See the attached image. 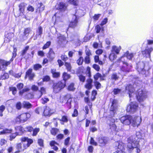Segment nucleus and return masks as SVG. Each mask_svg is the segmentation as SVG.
I'll return each instance as SVG.
<instances>
[{
    "label": "nucleus",
    "mask_w": 153,
    "mask_h": 153,
    "mask_svg": "<svg viewBox=\"0 0 153 153\" xmlns=\"http://www.w3.org/2000/svg\"><path fill=\"white\" fill-rule=\"evenodd\" d=\"M133 56L134 54L133 53H129V51H127L124 53V56H123V58L124 57H126L129 59L131 60L133 57Z\"/></svg>",
    "instance_id": "24"
},
{
    "label": "nucleus",
    "mask_w": 153,
    "mask_h": 153,
    "mask_svg": "<svg viewBox=\"0 0 153 153\" xmlns=\"http://www.w3.org/2000/svg\"><path fill=\"white\" fill-rule=\"evenodd\" d=\"M38 144L41 146H43V140L41 139H39L38 140Z\"/></svg>",
    "instance_id": "59"
},
{
    "label": "nucleus",
    "mask_w": 153,
    "mask_h": 153,
    "mask_svg": "<svg viewBox=\"0 0 153 153\" xmlns=\"http://www.w3.org/2000/svg\"><path fill=\"white\" fill-rule=\"evenodd\" d=\"M111 101H112V105L111 106V109L113 110L114 108L117 109V101L116 100L111 99Z\"/></svg>",
    "instance_id": "23"
},
{
    "label": "nucleus",
    "mask_w": 153,
    "mask_h": 153,
    "mask_svg": "<svg viewBox=\"0 0 153 153\" xmlns=\"http://www.w3.org/2000/svg\"><path fill=\"white\" fill-rule=\"evenodd\" d=\"M42 102L43 104H45L49 101L48 98L46 97H44L42 99Z\"/></svg>",
    "instance_id": "52"
},
{
    "label": "nucleus",
    "mask_w": 153,
    "mask_h": 153,
    "mask_svg": "<svg viewBox=\"0 0 153 153\" xmlns=\"http://www.w3.org/2000/svg\"><path fill=\"white\" fill-rule=\"evenodd\" d=\"M43 113L45 116H50L53 113V110L48 107H43Z\"/></svg>",
    "instance_id": "15"
},
{
    "label": "nucleus",
    "mask_w": 153,
    "mask_h": 153,
    "mask_svg": "<svg viewBox=\"0 0 153 153\" xmlns=\"http://www.w3.org/2000/svg\"><path fill=\"white\" fill-rule=\"evenodd\" d=\"M62 77L63 79V80L62 82L64 81L65 82V81L69 78L71 77L70 75L68 74L67 73L64 72L63 74Z\"/></svg>",
    "instance_id": "31"
},
{
    "label": "nucleus",
    "mask_w": 153,
    "mask_h": 153,
    "mask_svg": "<svg viewBox=\"0 0 153 153\" xmlns=\"http://www.w3.org/2000/svg\"><path fill=\"white\" fill-rule=\"evenodd\" d=\"M83 62V58L81 56L77 60L76 63L79 65H81L82 64Z\"/></svg>",
    "instance_id": "43"
},
{
    "label": "nucleus",
    "mask_w": 153,
    "mask_h": 153,
    "mask_svg": "<svg viewBox=\"0 0 153 153\" xmlns=\"http://www.w3.org/2000/svg\"><path fill=\"white\" fill-rule=\"evenodd\" d=\"M141 121V118L140 117H137L134 118L132 117L130 124L134 127H137L139 125Z\"/></svg>",
    "instance_id": "11"
},
{
    "label": "nucleus",
    "mask_w": 153,
    "mask_h": 153,
    "mask_svg": "<svg viewBox=\"0 0 153 153\" xmlns=\"http://www.w3.org/2000/svg\"><path fill=\"white\" fill-rule=\"evenodd\" d=\"M121 90L119 88H114L113 90V92L114 94L116 95L120 93Z\"/></svg>",
    "instance_id": "46"
},
{
    "label": "nucleus",
    "mask_w": 153,
    "mask_h": 153,
    "mask_svg": "<svg viewBox=\"0 0 153 153\" xmlns=\"http://www.w3.org/2000/svg\"><path fill=\"white\" fill-rule=\"evenodd\" d=\"M108 139L106 137H100L99 138L98 142L100 146H104L107 143Z\"/></svg>",
    "instance_id": "12"
},
{
    "label": "nucleus",
    "mask_w": 153,
    "mask_h": 153,
    "mask_svg": "<svg viewBox=\"0 0 153 153\" xmlns=\"http://www.w3.org/2000/svg\"><path fill=\"white\" fill-rule=\"evenodd\" d=\"M84 62L85 64H89L90 63V59L89 56H86L85 58Z\"/></svg>",
    "instance_id": "47"
},
{
    "label": "nucleus",
    "mask_w": 153,
    "mask_h": 153,
    "mask_svg": "<svg viewBox=\"0 0 153 153\" xmlns=\"http://www.w3.org/2000/svg\"><path fill=\"white\" fill-rule=\"evenodd\" d=\"M29 48V46H27L22 51L21 53L22 55V56H23L24 55H25L27 51L28 50Z\"/></svg>",
    "instance_id": "50"
},
{
    "label": "nucleus",
    "mask_w": 153,
    "mask_h": 153,
    "mask_svg": "<svg viewBox=\"0 0 153 153\" xmlns=\"http://www.w3.org/2000/svg\"><path fill=\"white\" fill-rule=\"evenodd\" d=\"M21 123H23L26 121L30 116V114L28 113H24L19 115Z\"/></svg>",
    "instance_id": "13"
},
{
    "label": "nucleus",
    "mask_w": 153,
    "mask_h": 153,
    "mask_svg": "<svg viewBox=\"0 0 153 153\" xmlns=\"http://www.w3.org/2000/svg\"><path fill=\"white\" fill-rule=\"evenodd\" d=\"M59 130L57 128H53L51 130V133L52 134L55 136L59 132Z\"/></svg>",
    "instance_id": "38"
},
{
    "label": "nucleus",
    "mask_w": 153,
    "mask_h": 153,
    "mask_svg": "<svg viewBox=\"0 0 153 153\" xmlns=\"http://www.w3.org/2000/svg\"><path fill=\"white\" fill-rule=\"evenodd\" d=\"M132 117L130 115L123 116L120 118L121 122L125 125H128L130 123Z\"/></svg>",
    "instance_id": "9"
},
{
    "label": "nucleus",
    "mask_w": 153,
    "mask_h": 153,
    "mask_svg": "<svg viewBox=\"0 0 153 153\" xmlns=\"http://www.w3.org/2000/svg\"><path fill=\"white\" fill-rule=\"evenodd\" d=\"M24 85L22 83H19L17 84V87L19 90H21L23 87Z\"/></svg>",
    "instance_id": "58"
},
{
    "label": "nucleus",
    "mask_w": 153,
    "mask_h": 153,
    "mask_svg": "<svg viewBox=\"0 0 153 153\" xmlns=\"http://www.w3.org/2000/svg\"><path fill=\"white\" fill-rule=\"evenodd\" d=\"M10 91H12L13 95H15L16 93L17 89L15 87H13L10 88Z\"/></svg>",
    "instance_id": "53"
},
{
    "label": "nucleus",
    "mask_w": 153,
    "mask_h": 153,
    "mask_svg": "<svg viewBox=\"0 0 153 153\" xmlns=\"http://www.w3.org/2000/svg\"><path fill=\"white\" fill-rule=\"evenodd\" d=\"M31 31L30 28H25L24 32V36L21 35L20 36V39L22 41L25 39L27 38V36L28 35L30 32Z\"/></svg>",
    "instance_id": "16"
},
{
    "label": "nucleus",
    "mask_w": 153,
    "mask_h": 153,
    "mask_svg": "<svg viewBox=\"0 0 153 153\" xmlns=\"http://www.w3.org/2000/svg\"><path fill=\"white\" fill-rule=\"evenodd\" d=\"M15 129L16 131H19L21 133H23L25 131V129L21 126L16 127Z\"/></svg>",
    "instance_id": "37"
},
{
    "label": "nucleus",
    "mask_w": 153,
    "mask_h": 153,
    "mask_svg": "<svg viewBox=\"0 0 153 153\" xmlns=\"http://www.w3.org/2000/svg\"><path fill=\"white\" fill-rule=\"evenodd\" d=\"M33 133L32 135L33 136H36L37 134L40 131V128H36L33 129Z\"/></svg>",
    "instance_id": "40"
},
{
    "label": "nucleus",
    "mask_w": 153,
    "mask_h": 153,
    "mask_svg": "<svg viewBox=\"0 0 153 153\" xmlns=\"http://www.w3.org/2000/svg\"><path fill=\"white\" fill-rule=\"evenodd\" d=\"M13 59H11L9 61H7L2 59H0V69L4 71L7 69V67L9 65Z\"/></svg>",
    "instance_id": "8"
},
{
    "label": "nucleus",
    "mask_w": 153,
    "mask_h": 153,
    "mask_svg": "<svg viewBox=\"0 0 153 153\" xmlns=\"http://www.w3.org/2000/svg\"><path fill=\"white\" fill-rule=\"evenodd\" d=\"M50 145L52 147V149L55 151H57L58 148L55 146L56 145H58V144L55 141H52L50 142Z\"/></svg>",
    "instance_id": "25"
},
{
    "label": "nucleus",
    "mask_w": 153,
    "mask_h": 153,
    "mask_svg": "<svg viewBox=\"0 0 153 153\" xmlns=\"http://www.w3.org/2000/svg\"><path fill=\"white\" fill-rule=\"evenodd\" d=\"M38 8H39V11H43L44 9L45 6L43 4L41 3H39L38 5Z\"/></svg>",
    "instance_id": "42"
},
{
    "label": "nucleus",
    "mask_w": 153,
    "mask_h": 153,
    "mask_svg": "<svg viewBox=\"0 0 153 153\" xmlns=\"http://www.w3.org/2000/svg\"><path fill=\"white\" fill-rule=\"evenodd\" d=\"M16 148L18 150H19L21 152L23 151V148L22 146V143H19L17 144L16 146Z\"/></svg>",
    "instance_id": "41"
},
{
    "label": "nucleus",
    "mask_w": 153,
    "mask_h": 153,
    "mask_svg": "<svg viewBox=\"0 0 153 153\" xmlns=\"http://www.w3.org/2000/svg\"><path fill=\"white\" fill-rule=\"evenodd\" d=\"M51 42H47L43 47V49H45L48 48L50 45Z\"/></svg>",
    "instance_id": "57"
},
{
    "label": "nucleus",
    "mask_w": 153,
    "mask_h": 153,
    "mask_svg": "<svg viewBox=\"0 0 153 153\" xmlns=\"http://www.w3.org/2000/svg\"><path fill=\"white\" fill-rule=\"evenodd\" d=\"M153 50V49L152 48H148L143 51L142 54L144 56H145L146 57H150V53Z\"/></svg>",
    "instance_id": "19"
},
{
    "label": "nucleus",
    "mask_w": 153,
    "mask_h": 153,
    "mask_svg": "<svg viewBox=\"0 0 153 153\" xmlns=\"http://www.w3.org/2000/svg\"><path fill=\"white\" fill-rule=\"evenodd\" d=\"M46 91L45 88L43 87L41 88L39 91V98H40L43 94H46Z\"/></svg>",
    "instance_id": "32"
},
{
    "label": "nucleus",
    "mask_w": 153,
    "mask_h": 153,
    "mask_svg": "<svg viewBox=\"0 0 153 153\" xmlns=\"http://www.w3.org/2000/svg\"><path fill=\"white\" fill-rule=\"evenodd\" d=\"M42 33V29L41 27H38L37 30L36 36V37L37 36H40V37H41V35Z\"/></svg>",
    "instance_id": "34"
},
{
    "label": "nucleus",
    "mask_w": 153,
    "mask_h": 153,
    "mask_svg": "<svg viewBox=\"0 0 153 153\" xmlns=\"http://www.w3.org/2000/svg\"><path fill=\"white\" fill-rule=\"evenodd\" d=\"M116 109L114 108L113 110H112V109H111V108L110 111V116L111 117H113L114 114L116 112Z\"/></svg>",
    "instance_id": "51"
},
{
    "label": "nucleus",
    "mask_w": 153,
    "mask_h": 153,
    "mask_svg": "<svg viewBox=\"0 0 153 153\" xmlns=\"http://www.w3.org/2000/svg\"><path fill=\"white\" fill-rule=\"evenodd\" d=\"M95 86L98 89L101 87V85L100 83L96 81L95 82Z\"/></svg>",
    "instance_id": "63"
},
{
    "label": "nucleus",
    "mask_w": 153,
    "mask_h": 153,
    "mask_svg": "<svg viewBox=\"0 0 153 153\" xmlns=\"http://www.w3.org/2000/svg\"><path fill=\"white\" fill-rule=\"evenodd\" d=\"M82 11L81 10H79L77 11V12L75 13L76 14L73 15L72 19L71 22L69 25V26L72 28L75 27L77 25V16H81L82 15L80 14L78 15V13H80Z\"/></svg>",
    "instance_id": "6"
},
{
    "label": "nucleus",
    "mask_w": 153,
    "mask_h": 153,
    "mask_svg": "<svg viewBox=\"0 0 153 153\" xmlns=\"http://www.w3.org/2000/svg\"><path fill=\"white\" fill-rule=\"evenodd\" d=\"M67 5L64 3H59L56 6L57 9L61 11H65L66 9Z\"/></svg>",
    "instance_id": "18"
},
{
    "label": "nucleus",
    "mask_w": 153,
    "mask_h": 153,
    "mask_svg": "<svg viewBox=\"0 0 153 153\" xmlns=\"http://www.w3.org/2000/svg\"><path fill=\"white\" fill-rule=\"evenodd\" d=\"M79 80L82 82H85V77L82 75H80L79 76Z\"/></svg>",
    "instance_id": "61"
},
{
    "label": "nucleus",
    "mask_w": 153,
    "mask_h": 153,
    "mask_svg": "<svg viewBox=\"0 0 153 153\" xmlns=\"http://www.w3.org/2000/svg\"><path fill=\"white\" fill-rule=\"evenodd\" d=\"M12 131V129L6 128L3 131H0V135L10 133H11Z\"/></svg>",
    "instance_id": "27"
},
{
    "label": "nucleus",
    "mask_w": 153,
    "mask_h": 153,
    "mask_svg": "<svg viewBox=\"0 0 153 153\" xmlns=\"http://www.w3.org/2000/svg\"><path fill=\"white\" fill-rule=\"evenodd\" d=\"M24 107L26 108H30L32 107V105L29 102L24 101L22 103Z\"/></svg>",
    "instance_id": "26"
},
{
    "label": "nucleus",
    "mask_w": 153,
    "mask_h": 153,
    "mask_svg": "<svg viewBox=\"0 0 153 153\" xmlns=\"http://www.w3.org/2000/svg\"><path fill=\"white\" fill-rule=\"evenodd\" d=\"M135 136H132L128 138V143L127 145V149L128 151L131 152L134 149L136 148L137 153H139L140 150L139 149V143L136 140Z\"/></svg>",
    "instance_id": "2"
},
{
    "label": "nucleus",
    "mask_w": 153,
    "mask_h": 153,
    "mask_svg": "<svg viewBox=\"0 0 153 153\" xmlns=\"http://www.w3.org/2000/svg\"><path fill=\"white\" fill-rule=\"evenodd\" d=\"M65 65L66 67V69L68 71L71 72L72 73H74V70H71L72 67L70 63L65 62Z\"/></svg>",
    "instance_id": "21"
},
{
    "label": "nucleus",
    "mask_w": 153,
    "mask_h": 153,
    "mask_svg": "<svg viewBox=\"0 0 153 153\" xmlns=\"http://www.w3.org/2000/svg\"><path fill=\"white\" fill-rule=\"evenodd\" d=\"M85 53L87 55L86 56H89L91 55V51L89 50L88 49H86L85 51Z\"/></svg>",
    "instance_id": "60"
},
{
    "label": "nucleus",
    "mask_w": 153,
    "mask_h": 153,
    "mask_svg": "<svg viewBox=\"0 0 153 153\" xmlns=\"http://www.w3.org/2000/svg\"><path fill=\"white\" fill-rule=\"evenodd\" d=\"M42 66L41 65L39 64H36L34 66V69L35 70H37L41 68Z\"/></svg>",
    "instance_id": "55"
},
{
    "label": "nucleus",
    "mask_w": 153,
    "mask_h": 153,
    "mask_svg": "<svg viewBox=\"0 0 153 153\" xmlns=\"http://www.w3.org/2000/svg\"><path fill=\"white\" fill-rule=\"evenodd\" d=\"M68 1L74 5H76L78 4L77 0H67Z\"/></svg>",
    "instance_id": "49"
},
{
    "label": "nucleus",
    "mask_w": 153,
    "mask_h": 153,
    "mask_svg": "<svg viewBox=\"0 0 153 153\" xmlns=\"http://www.w3.org/2000/svg\"><path fill=\"white\" fill-rule=\"evenodd\" d=\"M55 35H56L57 41L58 44L62 47L64 45L67 43L65 38L64 36L58 33L57 32H56Z\"/></svg>",
    "instance_id": "7"
},
{
    "label": "nucleus",
    "mask_w": 153,
    "mask_h": 153,
    "mask_svg": "<svg viewBox=\"0 0 153 153\" xmlns=\"http://www.w3.org/2000/svg\"><path fill=\"white\" fill-rule=\"evenodd\" d=\"M68 90L69 91H74L75 89L74 86V83H71L68 86Z\"/></svg>",
    "instance_id": "28"
},
{
    "label": "nucleus",
    "mask_w": 153,
    "mask_h": 153,
    "mask_svg": "<svg viewBox=\"0 0 153 153\" xmlns=\"http://www.w3.org/2000/svg\"><path fill=\"white\" fill-rule=\"evenodd\" d=\"M114 145L115 146L116 149H119V151H122V152H124V144L123 143L121 142H116L114 143Z\"/></svg>",
    "instance_id": "17"
},
{
    "label": "nucleus",
    "mask_w": 153,
    "mask_h": 153,
    "mask_svg": "<svg viewBox=\"0 0 153 153\" xmlns=\"http://www.w3.org/2000/svg\"><path fill=\"white\" fill-rule=\"evenodd\" d=\"M120 77L118 74L116 73L112 74L111 76V79L113 81H116L118 80Z\"/></svg>",
    "instance_id": "22"
},
{
    "label": "nucleus",
    "mask_w": 153,
    "mask_h": 153,
    "mask_svg": "<svg viewBox=\"0 0 153 153\" xmlns=\"http://www.w3.org/2000/svg\"><path fill=\"white\" fill-rule=\"evenodd\" d=\"M90 143L94 146H97V143L94 140V139L92 137H91V139Z\"/></svg>",
    "instance_id": "62"
},
{
    "label": "nucleus",
    "mask_w": 153,
    "mask_h": 153,
    "mask_svg": "<svg viewBox=\"0 0 153 153\" xmlns=\"http://www.w3.org/2000/svg\"><path fill=\"white\" fill-rule=\"evenodd\" d=\"M43 111V107H38L35 110V112L37 114H39L40 113H42Z\"/></svg>",
    "instance_id": "39"
},
{
    "label": "nucleus",
    "mask_w": 153,
    "mask_h": 153,
    "mask_svg": "<svg viewBox=\"0 0 153 153\" xmlns=\"http://www.w3.org/2000/svg\"><path fill=\"white\" fill-rule=\"evenodd\" d=\"M33 128L31 126H27L25 129V131H27L29 132H31L32 131Z\"/></svg>",
    "instance_id": "56"
},
{
    "label": "nucleus",
    "mask_w": 153,
    "mask_h": 153,
    "mask_svg": "<svg viewBox=\"0 0 153 153\" xmlns=\"http://www.w3.org/2000/svg\"><path fill=\"white\" fill-rule=\"evenodd\" d=\"M117 55L113 52H111L109 56V59L110 61H112L116 59L117 58Z\"/></svg>",
    "instance_id": "30"
},
{
    "label": "nucleus",
    "mask_w": 153,
    "mask_h": 153,
    "mask_svg": "<svg viewBox=\"0 0 153 153\" xmlns=\"http://www.w3.org/2000/svg\"><path fill=\"white\" fill-rule=\"evenodd\" d=\"M65 82H59L57 83H54L53 85V91L55 93L59 92L65 86Z\"/></svg>",
    "instance_id": "4"
},
{
    "label": "nucleus",
    "mask_w": 153,
    "mask_h": 153,
    "mask_svg": "<svg viewBox=\"0 0 153 153\" xmlns=\"http://www.w3.org/2000/svg\"><path fill=\"white\" fill-rule=\"evenodd\" d=\"M51 72L52 74L53 77L54 78H57L60 76V73L56 72V70L53 69L51 70Z\"/></svg>",
    "instance_id": "29"
},
{
    "label": "nucleus",
    "mask_w": 153,
    "mask_h": 153,
    "mask_svg": "<svg viewBox=\"0 0 153 153\" xmlns=\"http://www.w3.org/2000/svg\"><path fill=\"white\" fill-rule=\"evenodd\" d=\"M138 108V104L136 102H131L129 105L127 106L126 111L127 112L133 113L137 110Z\"/></svg>",
    "instance_id": "3"
},
{
    "label": "nucleus",
    "mask_w": 153,
    "mask_h": 153,
    "mask_svg": "<svg viewBox=\"0 0 153 153\" xmlns=\"http://www.w3.org/2000/svg\"><path fill=\"white\" fill-rule=\"evenodd\" d=\"M25 4L24 3H21L19 5V10L21 12L23 13L24 11L25 7Z\"/></svg>",
    "instance_id": "35"
},
{
    "label": "nucleus",
    "mask_w": 153,
    "mask_h": 153,
    "mask_svg": "<svg viewBox=\"0 0 153 153\" xmlns=\"http://www.w3.org/2000/svg\"><path fill=\"white\" fill-rule=\"evenodd\" d=\"M121 49L120 46L117 47L116 46H113L112 47L111 50V52H115L116 54H118L119 53L120 50Z\"/></svg>",
    "instance_id": "20"
},
{
    "label": "nucleus",
    "mask_w": 153,
    "mask_h": 153,
    "mask_svg": "<svg viewBox=\"0 0 153 153\" xmlns=\"http://www.w3.org/2000/svg\"><path fill=\"white\" fill-rule=\"evenodd\" d=\"M18 132H16L11 134L10 136V140L12 141L14 139L15 137L18 135Z\"/></svg>",
    "instance_id": "45"
},
{
    "label": "nucleus",
    "mask_w": 153,
    "mask_h": 153,
    "mask_svg": "<svg viewBox=\"0 0 153 153\" xmlns=\"http://www.w3.org/2000/svg\"><path fill=\"white\" fill-rule=\"evenodd\" d=\"M101 77L102 75L101 74L99 73L96 74L94 76V78L95 80H97L99 78H101Z\"/></svg>",
    "instance_id": "48"
},
{
    "label": "nucleus",
    "mask_w": 153,
    "mask_h": 153,
    "mask_svg": "<svg viewBox=\"0 0 153 153\" xmlns=\"http://www.w3.org/2000/svg\"><path fill=\"white\" fill-rule=\"evenodd\" d=\"M35 76V74L33 72L32 69H29L26 72L25 78L28 77L30 80H33V78Z\"/></svg>",
    "instance_id": "14"
},
{
    "label": "nucleus",
    "mask_w": 153,
    "mask_h": 153,
    "mask_svg": "<svg viewBox=\"0 0 153 153\" xmlns=\"http://www.w3.org/2000/svg\"><path fill=\"white\" fill-rule=\"evenodd\" d=\"M59 120L62 121L61 123L63 125L64 124V123H67L68 121L67 116H62L61 119H59Z\"/></svg>",
    "instance_id": "33"
},
{
    "label": "nucleus",
    "mask_w": 153,
    "mask_h": 153,
    "mask_svg": "<svg viewBox=\"0 0 153 153\" xmlns=\"http://www.w3.org/2000/svg\"><path fill=\"white\" fill-rule=\"evenodd\" d=\"M22 107V103L20 102H17L15 104L16 108L17 110H20Z\"/></svg>",
    "instance_id": "36"
},
{
    "label": "nucleus",
    "mask_w": 153,
    "mask_h": 153,
    "mask_svg": "<svg viewBox=\"0 0 153 153\" xmlns=\"http://www.w3.org/2000/svg\"><path fill=\"white\" fill-rule=\"evenodd\" d=\"M90 70V68L88 67L87 68V71L88 74V76H89V78L86 80V83L85 85V88L88 89V90H90L91 89L92 87V84L93 82V80L90 78L91 74Z\"/></svg>",
    "instance_id": "5"
},
{
    "label": "nucleus",
    "mask_w": 153,
    "mask_h": 153,
    "mask_svg": "<svg viewBox=\"0 0 153 153\" xmlns=\"http://www.w3.org/2000/svg\"><path fill=\"white\" fill-rule=\"evenodd\" d=\"M123 57L122 56L118 60L119 61H120L123 64V65L121 68V70L123 71L128 72L129 71L130 66H129L127 63L123 61Z\"/></svg>",
    "instance_id": "10"
},
{
    "label": "nucleus",
    "mask_w": 153,
    "mask_h": 153,
    "mask_svg": "<svg viewBox=\"0 0 153 153\" xmlns=\"http://www.w3.org/2000/svg\"><path fill=\"white\" fill-rule=\"evenodd\" d=\"M9 77V75L7 73H4L3 75L1 76L0 77L1 79L3 80Z\"/></svg>",
    "instance_id": "44"
},
{
    "label": "nucleus",
    "mask_w": 153,
    "mask_h": 153,
    "mask_svg": "<svg viewBox=\"0 0 153 153\" xmlns=\"http://www.w3.org/2000/svg\"><path fill=\"white\" fill-rule=\"evenodd\" d=\"M126 89L128 91V93L130 98V100H131V98L132 97L136 96L139 102H141L143 101L146 98V93L145 91H143L139 89L138 91V94L135 95L134 93V89L133 87L131 85H129L127 86Z\"/></svg>",
    "instance_id": "1"
},
{
    "label": "nucleus",
    "mask_w": 153,
    "mask_h": 153,
    "mask_svg": "<svg viewBox=\"0 0 153 153\" xmlns=\"http://www.w3.org/2000/svg\"><path fill=\"white\" fill-rule=\"evenodd\" d=\"M29 89L27 88H24L22 90L20 91L19 92V94L20 95H22L24 92L28 91H29Z\"/></svg>",
    "instance_id": "54"
},
{
    "label": "nucleus",
    "mask_w": 153,
    "mask_h": 153,
    "mask_svg": "<svg viewBox=\"0 0 153 153\" xmlns=\"http://www.w3.org/2000/svg\"><path fill=\"white\" fill-rule=\"evenodd\" d=\"M93 67L96 71H99L100 70L99 66L97 64H94L93 65Z\"/></svg>",
    "instance_id": "64"
}]
</instances>
